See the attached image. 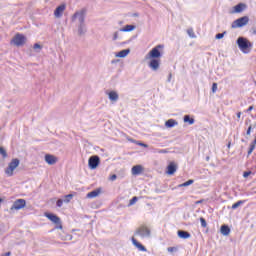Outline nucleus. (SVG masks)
I'll use <instances>...</instances> for the list:
<instances>
[{
    "label": "nucleus",
    "mask_w": 256,
    "mask_h": 256,
    "mask_svg": "<svg viewBox=\"0 0 256 256\" xmlns=\"http://www.w3.org/2000/svg\"><path fill=\"white\" fill-rule=\"evenodd\" d=\"M236 44L238 45L240 51L242 53H251V49L253 48V43H251L247 38L240 36L236 40Z\"/></svg>",
    "instance_id": "obj_1"
},
{
    "label": "nucleus",
    "mask_w": 256,
    "mask_h": 256,
    "mask_svg": "<svg viewBox=\"0 0 256 256\" xmlns=\"http://www.w3.org/2000/svg\"><path fill=\"white\" fill-rule=\"evenodd\" d=\"M161 49H165V45L159 44L156 47L152 48L146 56V59H161V57L163 56V54L161 53Z\"/></svg>",
    "instance_id": "obj_2"
},
{
    "label": "nucleus",
    "mask_w": 256,
    "mask_h": 256,
    "mask_svg": "<svg viewBox=\"0 0 256 256\" xmlns=\"http://www.w3.org/2000/svg\"><path fill=\"white\" fill-rule=\"evenodd\" d=\"M87 17V8H82L81 10L76 11L72 17V23H75V20H78V24L85 23V18Z\"/></svg>",
    "instance_id": "obj_3"
},
{
    "label": "nucleus",
    "mask_w": 256,
    "mask_h": 256,
    "mask_svg": "<svg viewBox=\"0 0 256 256\" xmlns=\"http://www.w3.org/2000/svg\"><path fill=\"white\" fill-rule=\"evenodd\" d=\"M19 159L14 158L11 160V162L8 164V167L5 169V173L8 177H13V172L19 167Z\"/></svg>",
    "instance_id": "obj_4"
},
{
    "label": "nucleus",
    "mask_w": 256,
    "mask_h": 256,
    "mask_svg": "<svg viewBox=\"0 0 256 256\" xmlns=\"http://www.w3.org/2000/svg\"><path fill=\"white\" fill-rule=\"evenodd\" d=\"M248 23H249V16H243L236 19L232 23L231 27L232 29H237V28L245 27V25H247Z\"/></svg>",
    "instance_id": "obj_5"
},
{
    "label": "nucleus",
    "mask_w": 256,
    "mask_h": 256,
    "mask_svg": "<svg viewBox=\"0 0 256 256\" xmlns=\"http://www.w3.org/2000/svg\"><path fill=\"white\" fill-rule=\"evenodd\" d=\"M27 42V37H25V35L17 33L11 43H13V45H16V47H23V44Z\"/></svg>",
    "instance_id": "obj_6"
},
{
    "label": "nucleus",
    "mask_w": 256,
    "mask_h": 256,
    "mask_svg": "<svg viewBox=\"0 0 256 256\" xmlns=\"http://www.w3.org/2000/svg\"><path fill=\"white\" fill-rule=\"evenodd\" d=\"M45 217H47V219H49V221H52V223H55L56 229H63V225L61 224V218H59V216H57L54 213H46Z\"/></svg>",
    "instance_id": "obj_7"
},
{
    "label": "nucleus",
    "mask_w": 256,
    "mask_h": 256,
    "mask_svg": "<svg viewBox=\"0 0 256 256\" xmlns=\"http://www.w3.org/2000/svg\"><path fill=\"white\" fill-rule=\"evenodd\" d=\"M135 235H139L142 238L151 237V230L147 226L142 225L136 230Z\"/></svg>",
    "instance_id": "obj_8"
},
{
    "label": "nucleus",
    "mask_w": 256,
    "mask_h": 256,
    "mask_svg": "<svg viewBox=\"0 0 256 256\" xmlns=\"http://www.w3.org/2000/svg\"><path fill=\"white\" fill-rule=\"evenodd\" d=\"M99 163H101V158L98 155L91 156L88 160V167L90 169H97Z\"/></svg>",
    "instance_id": "obj_9"
},
{
    "label": "nucleus",
    "mask_w": 256,
    "mask_h": 256,
    "mask_svg": "<svg viewBox=\"0 0 256 256\" xmlns=\"http://www.w3.org/2000/svg\"><path fill=\"white\" fill-rule=\"evenodd\" d=\"M25 205H27V201H25V199H17L16 201H14V203L10 209H11V211H14V209L16 211H19V210L25 208Z\"/></svg>",
    "instance_id": "obj_10"
},
{
    "label": "nucleus",
    "mask_w": 256,
    "mask_h": 256,
    "mask_svg": "<svg viewBox=\"0 0 256 256\" xmlns=\"http://www.w3.org/2000/svg\"><path fill=\"white\" fill-rule=\"evenodd\" d=\"M149 67L152 71H158L161 66V59L159 58H150Z\"/></svg>",
    "instance_id": "obj_11"
},
{
    "label": "nucleus",
    "mask_w": 256,
    "mask_h": 256,
    "mask_svg": "<svg viewBox=\"0 0 256 256\" xmlns=\"http://www.w3.org/2000/svg\"><path fill=\"white\" fill-rule=\"evenodd\" d=\"M66 7H67V6H66L65 4L59 5V6L54 10V16H55L57 19L63 17V11H65Z\"/></svg>",
    "instance_id": "obj_12"
},
{
    "label": "nucleus",
    "mask_w": 256,
    "mask_h": 256,
    "mask_svg": "<svg viewBox=\"0 0 256 256\" xmlns=\"http://www.w3.org/2000/svg\"><path fill=\"white\" fill-rule=\"evenodd\" d=\"M44 159L48 165H55L57 163V157L52 154H46Z\"/></svg>",
    "instance_id": "obj_13"
},
{
    "label": "nucleus",
    "mask_w": 256,
    "mask_h": 256,
    "mask_svg": "<svg viewBox=\"0 0 256 256\" xmlns=\"http://www.w3.org/2000/svg\"><path fill=\"white\" fill-rule=\"evenodd\" d=\"M247 9V4L245 3H238L236 6H234L233 13H243Z\"/></svg>",
    "instance_id": "obj_14"
},
{
    "label": "nucleus",
    "mask_w": 256,
    "mask_h": 256,
    "mask_svg": "<svg viewBox=\"0 0 256 256\" xmlns=\"http://www.w3.org/2000/svg\"><path fill=\"white\" fill-rule=\"evenodd\" d=\"M177 171V164H175V162H171L168 166H167V171L166 173L168 175H175V172Z\"/></svg>",
    "instance_id": "obj_15"
},
{
    "label": "nucleus",
    "mask_w": 256,
    "mask_h": 256,
    "mask_svg": "<svg viewBox=\"0 0 256 256\" xmlns=\"http://www.w3.org/2000/svg\"><path fill=\"white\" fill-rule=\"evenodd\" d=\"M85 33H87V24H85V22L78 24L79 37H83V35H85Z\"/></svg>",
    "instance_id": "obj_16"
},
{
    "label": "nucleus",
    "mask_w": 256,
    "mask_h": 256,
    "mask_svg": "<svg viewBox=\"0 0 256 256\" xmlns=\"http://www.w3.org/2000/svg\"><path fill=\"white\" fill-rule=\"evenodd\" d=\"M108 95V99H110V101H113L114 103H116V101H119V94L116 91H110L107 93Z\"/></svg>",
    "instance_id": "obj_17"
},
{
    "label": "nucleus",
    "mask_w": 256,
    "mask_h": 256,
    "mask_svg": "<svg viewBox=\"0 0 256 256\" xmlns=\"http://www.w3.org/2000/svg\"><path fill=\"white\" fill-rule=\"evenodd\" d=\"M132 243L134 247H137V249H139V251H144V252L147 251V248L133 237H132Z\"/></svg>",
    "instance_id": "obj_18"
},
{
    "label": "nucleus",
    "mask_w": 256,
    "mask_h": 256,
    "mask_svg": "<svg viewBox=\"0 0 256 256\" xmlns=\"http://www.w3.org/2000/svg\"><path fill=\"white\" fill-rule=\"evenodd\" d=\"M101 193V188H97L87 194L88 199H95V197H99V194Z\"/></svg>",
    "instance_id": "obj_19"
},
{
    "label": "nucleus",
    "mask_w": 256,
    "mask_h": 256,
    "mask_svg": "<svg viewBox=\"0 0 256 256\" xmlns=\"http://www.w3.org/2000/svg\"><path fill=\"white\" fill-rule=\"evenodd\" d=\"M177 235L180 239H190L191 233L185 230H178Z\"/></svg>",
    "instance_id": "obj_20"
},
{
    "label": "nucleus",
    "mask_w": 256,
    "mask_h": 256,
    "mask_svg": "<svg viewBox=\"0 0 256 256\" xmlns=\"http://www.w3.org/2000/svg\"><path fill=\"white\" fill-rule=\"evenodd\" d=\"M143 173V166L135 165L132 167V175H141Z\"/></svg>",
    "instance_id": "obj_21"
},
{
    "label": "nucleus",
    "mask_w": 256,
    "mask_h": 256,
    "mask_svg": "<svg viewBox=\"0 0 256 256\" xmlns=\"http://www.w3.org/2000/svg\"><path fill=\"white\" fill-rule=\"evenodd\" d=\"M220 233L224 235V237H227L229 233H231V228L227 224H223L220 228Z\"/></svg>",
    "instance_id": "obj_22"
},
{
    "label": "nucleus",
    "mask_w": 256,
    "mask_h": 256,
    "mask_svg": "<svg viewBox=\"0 0 256 256\" xmlns=\"http://www.w3.org/2000/svg\"><path fill=\"white\" fill-rule=\"evenodd\" d=\"M131 53V49H124V50H121L119 51L117 54H116V57H119L120 59H123L125 57H127V55Z\"/></svg>",
    "instance_id": "obj_23"
},
{
    "label": "nucleus",
    "mask_w": 256,
    "mask_h": 256,
    "mask_svg": "<svg viewBox=\"0 0 256 256\" xmlns=\"http://www.w3.org/2000/svg\"><path fill=\"white\" fill-rule=\"evenodd\" d=\"M175 125H179V122H177L175 119H169L165 122V127L168 129L175 127Z\"/></svg>",
    "instance_id": "obj_24"
},
{
    "label": "nucleus",
    "mask_w": 256,
    "mask_h": 256,
    "mask_svg": "<svg viewBox=\"0 0 256 256\" xmlns=\"http://www.w3.org/2000/svg\"><path fill=\"white\" fill-rule=\"evenodd\" d=\"M120 31L123 33H129L131 31H135V25H126L123 28H120Z\"/></svg>",
    "instance_id": "obj_25"
},
{
    "label": "nucleus",
    "mask_w": 256,
    "mask_h": 256,
    "mask_svg": "<svg viewBox=\"0 0 256 256\" xmlns=\"http://www.w3.org/2000/svg\"><path fill=\"white\" fill-rule=\"evenodd\" d=\"M184 123H188V125H193L195 123V118H192L190 115H185Z\"/></svg>",
    "instance_id": "obj_26"
},
{
    "label": "nucleus",
    "mask_w": 256,
    "mask_h": 256,
    "mask_svg": "<svg viewBox=\"0 0 256 256\" xmlns=\"http://www.w3.org/2000/svg\"><path fill=\"white\" fill-rule=\"evenodd\" d=\"M193 183H195V180L190 179V180L178 185V187H189V185H193Z\"/></svg>",
    "instance_id": "obj_27"
},
{
    "label": "nucleus",
    "mask_w": 256,
    "mask_h": 256,
    "mask_svg": "<svg viewBox=\"0 0 256 256\" xmlns=\"http://www.w3.org/2000/svg\"><path fill=\"white\" fill-rule=\"evenodd\" d=\"M139 201V198L137 196H134L128 203V207H132V205H135Z\"/></svg>",
    "instance_id": "obj_28"
},
{
    "label": "nucleus",
    "mask_w": 256,
    "mask_h": 256,
    "mask_svg": "<svg viewBox=\"0 0 256 256\" xmlns=\"http://www.w3.org/2000/svg\"><path fill=\"white\" fill-rule=\"evenodd\" d=\"M243 203H245L244 200H239L238 202H236L232 205V209H238V207H241V205H243Z\"/></svg>",
    "instance_id": "obj_29"
},
{
    "label": "nucleus",
    "mask_w": 256,
    "mask_h": 256,
    "mask_svg": "<svg viewBox=\"0 0 256 256\" xmlns=\"http://www.w3.org/2000/svg\"><path fill=\"white\" fill-rule=\"evenodd\" d=\"M33 49L37 52V53H39L40 51H41V49H43V46L41 45V44H39V43H35L34 45H33ZM38 49V50H37Z\"/></svg>",
    "instance_id": "obj_30"
},
{
    "label": "nucleus",
    "mask_w": 256,
    "mask_h": 256,
    "mask_svg": "<svg viewBox=\"0 0 256 256\" xmlns=\"http://www.w3.org/2000/svg\"><path fill=\"white\" fill-rule=\"evenodd\" d=\"M0 155H2L3 159H7V150L0 146Z\"/></svg>",
    "instance_id": "obj_31"
},
{
    "label": "nucleus",
    "mask_w": 256,
    "mask_h": 256,
    "mask_svg": "<svg viewBox=\"0 0 256 256\" xmlns=\"http://www.w3.org/2000/svg\"><path fill=\"white\" fill-rule=\"evenodd\" d=\"M64 197H65L64 203H70L71 199H73V194H67Z\"/></svg>",
    "instance_id": "obj_32"
},
{
    "label": "nucleus",
    "mask_w": 256,
    "mask_h": 256,
    "mask_svg": "<svg viewBox=\"0 0 256 256\" xmlns=\"http://www.w3.org/2000/svg\"><path fill=\"white\" fill-rule=\"evenodd\" d=\"M227 35V31H224L223 33H218L215 36V39H223Z\"/></svg>",
    "instance_id": "obj_33"
},
{
    "label": "nucleus",
    "mask_w": 256,
    "mask_h": 256,
    "mask_svg": "<svg viewBox=\"0 0 256 256\" xmlns=\"http://www.w3.org/2000/svg\"><path fill=\"white\" fill-rule=\"evenodd\" d=\"M168 253H177L179 249L177 247H168L167 248Z\"/></svg>",
    "instance_id": "obj_34"
},
{
    "label": "nucleus",
    "mask_w": 256,
    "mask_h": 256,
    "mask_svg": "<svg viewBox=\"0 0 256 256\" xmlns=\"http://www.w3.org/2000/svg\"><path fill=\"white\" fill-rule=\"evenodd\" d=\"M200 223H201V227H203V229H205V227H207V220H205V218L201 217Z\"/></svg>",
    "instance_id": "obj_35"
},
{
    "label": "nucleus",
    "mask_w": 256,
    "mask_h": 256,
    "mask_svg": "<svg viewBox=\"0 0 256 256\" xmlns=\"http://www.w3.org/2000/svg\"><path fill=\"white\" fill-rule=\"evenodd\" d=\"M255 145L254 144H250V147L248 149V156L251 155V153H253V151H255Z\"/></svg>",
    "instance_id": "obj_36"
},
{
    "label": "nucleus",
    "mask_w": 256,
    "mask_h": 256,
    "mask_svg": "<svg viewBox=\"0 0 256 256\" xmlns=\"http://www.w3.org/2000/svg\"><path fill=\"white\" fill-rule=\"evenodd\" d=\"M187 33L189 37H191L192 39H195V32H193V29H188Z\"/></svg>",
    "instance_id": "obj_37"
},
{
    "label": "nucleus",
    "mask_w": 256,
    "mask_h": 256,
    "mask_svg": "<svg viewBox=\"0 0 256 256\" xmlns=\"http://www.w3.org/2000/svg\"><path fill=\"white\" fill-rule=\"evenodd\" d=\"M65 202V200L63 199H58L56 202L57 207H63V203Z\"/></svg>",
    "instance_id": "obj_38"
},
{
    "label": "nucleus",
    "mask_w": 256,
    "mask_h": 256,
    "mask_svg": "<svg viewBox=\"0 0 256 256\" xmlns=\"http://www.w3.org/2000/svg\"><path fill=\"white\" fill-rule=\"evenodd\" d=\"M217 92V83H213L212 84V93H216Z\"/></svg>",
    "instance_id": "obj_39"
},
{
    "label": "nucleus",
    "mask_w": 256,
    "mask_h": 256,
    "mask_svg": "<svg viewBox=\"0 0 256 256\" xmlns=\"http://www.w3.org/2000/svg\"><path fill=\"white\" fill-rule=\"evenodd\" d=\"M117 39H119V32L113 34V41H117Z\"/></svg>",
    "instance_id": "obj_40"
},
{
    "label": "nucleus",
    "mask_w": 256,
    "mask_h": 256,
    "mask_svg": "<svg viewBox=\"0 0 256 256\" xmlns=\"http://www.w3.org/2000/svg\"><path fill=\"white\" fill-rule=\"evenodd\" d=\"M251 171H245L244 173H243V177L245 178V179H247V177H249V175H251Z\"/></svg>",
    "instance_id": "obj_41"
},
{
    "label": "nucleus",
    "mask_w": 256,
    "mask_h": 256,
    "mask_svg": "<svg viewBox=\"0 0 256 256\" xmlns=\"http://www.w3.org/2000/svg\"><path fill=\"white\" fill-rule=\"evenodd\" d=\"M137 145H139L140 147H145V148L149 147V145H147L143 142H138Z\"/></svg>",
    "instance_id": "obj_42"
},
{
    "label": "nucleus",
    "mask_w": 256,
    "mask_h": 256,
    "mask_svg": "<svg viewBox=\"0 0 256 256\" xmlns=\"http://www.w3.org/2000/svg\"><path fill=\"white\" fill-rule=\"evenodd\" d=\"M171 79H173V74L170 72L169 75H168L167 82L171 83Z\"/></svg>",
    "instance_id": "obj_43"
},
{
    "label": "nucleus",
    "mask_w": 256,
    "mask_h": 256,
    "mask_svg": "<svg viewBox=\"0 0 256 256\" xmlns=\"http://www.w3.org/2000/svg\"><path fill=\"white\" fill-rule=\"evenodd\" d=\"M253 129V127L250 125L246 131V135H251V130Z\"/></svg>",
    "instance_id": "obj_44"
},
{
    "label": "nucleus",
    "mask_w": 256,
    "mask_h": 256,
    "mask_svg": "<svg viewBox=\"0 0 256 256\" xmlns=\"http://www.w3.org/2000/svg\"><path fill=\"white\" fill-rule=\"evenodd\" d=\"M117 179V175L113 174L110 176V181H115Z\"/></svg>",
    "instance_id": "obj_45"
},
{
    "label": "nucleus",
    "mask_w": 256,
    "mask_h": 256,
    "mask_svg": "<svg viewBox=\"0 0 256 256\" xmlns=\"http://www.w3.org/2000/svg\"><path fill=\"white\" fill-rule=\"evenodd\" d=\"M158 153H163V154L169 153V150H167V149H162V150L158 151Z\"/></svg>",
    "instance_id": "obj_46"
},
{
    "label": "nucleus",
    "mask_w": 256,
    "mask_h": 256,
    "mask_svg": "<svg viewBox=\"0 0 256 256\" xmlns=\"http://www.w3.org/2000/svg\"><path fill=\"white\" fill-rule=\"evenodd\" d=\"M0 256H11V252L3 253V254H1Z\"/></svg>",
    "instance_id": "obj_47"
},
{
    "label": "nucleus",
    "mask_w": 256,
    "mask_h": 256,
    "mask_svg": "<svg viewBox=\"0 0 256 256\" xmlns=\"http://www.w3.org/2000/svg\"><path fill=\"white\" fill-rule=\"evenodd\" d=\"M253 106H249V108L246 110V113H250V111L253 109Z\"/></svg>",
    "instance_id": "obj_48"
},
{
    "label": "nucleus",
    "mask_w": 256,
    "mask_h": 256,
    "mask_svg": "<svg viewBox=\"0 0 256 256\" xmlns=\"http://www.w3.org/2000/svg\"><path fill=\"white\" fill-rule=\"evenodd\" d=\"M237 118H238V119H241V112H238V113H237Z\"/></svg>",
    "instance_id": "obj_49"
},
{
    "label": "nucleus",
    "mask_w": 256,
    "mask_h": 256,
    "mask_svg": "<svg viewBox=\"0 0 256 256\" xmlns=\"http://www.w3.org/2000/svg\"><path fill=\"white\" fill-rule=\"evenodd\" d=\"M200 203H203V200L196 201V205H199Z\"/></svg>",
    "instance_id": "obj_50"
},
{
    "label": "nucleus",
    "mask_w": 256,
    "mask_h": 256,
    "mask_svg": "<svg viewBox=\"0 0 256 256\" xmlns=\"http://www.w3.org/2000/svg\"><path fill=\"white\" fill-rule=\"evenodd\" d=\"M253 34L256 35V28H252Z\"/></svg>",
    "instance_id": "obj_51"
},
{
    "label": "nucleus",
    "mask_w": 256,
    "mask_h": 256,
    "mask_svg": "<svg viewBox=\"0 0 256 256\" xmlns=\"http://www.w3.org/2000/svg\"><path fill=\"white\" fill-rule=\"evenodd\" d=\"M68 239H69V241H71V239H73V236L72 235H68Z\"/></svg>",
    "instance_id": "obj_52"
},
{
    "label": "nucleus",
    "mask_w": 256,
    "mask_h": 256,
    "mask_svg": "<svg viewBox=\"0 0 256 256\" xmlns=\"http://www.w3.org/2000/svg\"><path fill=\"white\" fill-rule=\"evenodd\" d=\"M252 145L256 146V140L255 139L252 141Z\"/></svg>",
    "instance_id": "obj_53"
},
{
    "label": "nucleus",
    "mask_w": 256,
    "mask_h": 256,
    "mask_svg": "<svg viewBox=\"0 0 256 256\" xmlns=\"http://www.w3.org/2000/svg\"><path fill=\"white\" fill-rule=\"evenodd\" d=\"M231 147V142L228 143V148Z\"/></svg>",
    "instance_id": "obj_54"
},
{
    "label": "nucleus",
    "mask_w": 256,
    "mask_h": 256,
    "mask_svg": "<svg viewBox=\"0 0 256 256\" xmlns=\"http://www.w3.org/2000/svg\"><path fill=\"white\" fill-rule=\"evenodd\" d=\"M0 203H3V198H0Z\"/></svg>",
    "instance_id": "obj_55"
}]
</instances>
